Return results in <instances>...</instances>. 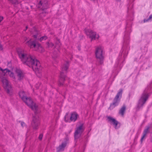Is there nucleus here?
Listing matches in <instances>:
<instances>
[{
	"label": "nucleus",
	"mask_w": 152,
	"mask_h": 152,
	"mask_svg": "<svg viewBox=\"0 0 152 152\" xmlns=\"http://www.w3.org/2000/svg\"><path fill=\"white\" fill-rule=\"evenodd\" d=\"M16 74L17 77L19 80L22 79L24 76L22 72L19 69H13L12 71L7 69H3L0 68V77L3 86L7 92L10 94L12 92V89L10 82L5 77L9 76L14 81H16V78L14 73Z\"/></svg>",
	"instance_id": "1"
},
{
	"label": "nucleus",
	"mask_w": 152,
	"mask_h": 152,
	"mask_svg": "<svg viewBox=\"0 0 152 152\" xmlns=\"http://www.w3.org/2000/svg\"><path fill=\"white\" fill-rule=\"evenodd\" d=\"M18 53L22 62L29 67H31L36 75L41 73L42 67L39 61L25 50H19Z\"/></svg>",
	"instance_id": "2"
},
{
	"label": "nucleus",
	"mask_w": 152,
	"mask_h": 152,
	"mask_svg": "<svg viewBox=\"0 0 152 152\" xmlns=\"http://www.w3.org/2000/svg\"><path fill=\"white\" fill-rule=\"evenodd\" d=\"M20 97L26 104L29 107H31L33 110H36L37 106L34 103L30 98H28L26 96L25 92L21 91L19 93Z\"/></svg>",
	"instance_id": "3"
},
{
	"label": "nucleus",
	"mask_w": 152,
	"mask_h": 152,
	"mask_svg": "<svg viewBox=\"0 0 152 152\" xmlns=\"http://www.w3.org/2000/svg\"><path fill=\"white\" fill-rule=\"evenodd\" d=\"M26 41V43L28 44L29 46L31 48H33L35 50L42 52L44 51V49L40 45L37 43H36L35 41H33L31 39L29 41Z\"/></svg>",
	"instance_id": "4"
},
{
	"label": "nucleus",
	"mask_w": 152,
	"mask_h": 152,
	"mask_svg": "<svg viewBox=\"0 0 152 152\" xmlns=\"http://www.w3.org/2000/svg\"><path fill=\"white\" fill-rule=\"evenodd\" d=\"M85 32L87 37L91 40H95L98 39L99 36L96 32L93 31L89 28H86Z\"/></svg>",
	"instance_id": "5"
},
{
	"label": "nucleus",
	"mask_w": 152,
	"mask_h": 152,
	"mask_svg": "<svg viewBox=\"0 0 152 152\" xmlns=\"http://www.w3.org/2000/svg\"><path fill=\"white\" fill-rule=\"evenodd\" d=\"M78 115L76 112H73L70 114H67L65 117V120L66 122L75 121L77 119Z\"/></svg>",
	"instance_id": "6"
},
{
	"label": "nucleus",
	"mask_w": 152,
	"mask_h": 152,
	"mask_svg": "<svg viewBox=\"0 0 152 152\" xmlns=\"http://www.w3.org/2000/svg\"><path fill=\"white\" fill-rule=\"evenodd\" d=\"M84 127L83 124H81L77 127L75 133V139L77 138L80 136L81 134L84 131Z\"/></svg>",
	"instance_id": "7"
},
{
	"label": "nucleus",
	"mask_w": 152,
	"mask_h": 152,
	"mask_svg": "<svg viewBox=\"0 0 152 152\" xmlns=\"http://www.w3.org/2000/svg\"><path fill=\"white\" fill-rule=\"evenodd\" d=\"M103 48L101 46L98 47L96 49V55L97 58L101 60L103 59Z\"/></svg>",
	"instance_id": "8"
},
{
	"label": "nucleus",
	"mask_w": 152,
	"mask_h": 152,
	"mask_svg": "<svg viewBox=\"0 0 152 152\" xmlns=\"http://www.w3.org/2000/svg\"><path fill=\"white\" fill-rule=\"evenodd\" d=\"M148 97V94L147 92L144 91L138 103V106L140 107L146 101Z\"/></svg>",
	"instance_id": "9"
},
{
	"label": "nucleus",
	"mask_w": 152,
	"mask_h": 152,
	"mask_svg": "<svg viewBox=\"0 0 152 152\" xmlns=\"http://www.w3.org/2000/svg\"><path fill=\"white\" fill-rule=\"evenodd\" d=\"M122 94V90H120V91L118 93L115 99V100L116 101L115 102H114L113 104H111L110 106V108L112 109L116 106L117 105L118 103L119 99L121 97Z\"/></svg>",
	"instance_id": "10"
},
{
	"label": "nucleus",
	"mask_w": 152,
	"mask_h": 152,
	"mask_svg": "<svg viewBox=\"0 0 152 152\" xmlns=\"http://www.w3.org/2000/svg\"><path fill=\"white\" fill-rule=\"evenodd\" d=\"M108 121L111 124H113L115 129H117L120 126V124L115 119L110 116L107 117Z\"/></svg>",
	"instance_id": "11"
},
{
	"label": "nucleus",
	"mask_w": 152,
	"mask_h": 152,
	"mask_svg": "<svg viewBox=\"0 0 152 152\" xmlns=\"http://www.w3.org/2000/svg\"><path fill=\"white\" fill-rule=\"evenodd\" d=\"M34 38H36L37 39H39L40 41H42L43 40H45L47 38L46 36H43L41 37L40 38V35L38 34L37 35H34Z\"/></svg>",
	"instance_id": "12"
},
{
	"label": "nucleus",
	"mask_w": 152,
	"mask_h": 152,
	"mask_svg": "<svg viewBox=\"0 0 152 152\" xmlns=\"http://www.w3.org/2000/svg\"><path fill=\"white\" fill-rule=\"evenodd\" d=\"M66 142L62 143L61 145H59L57 148L58 150L60 151L63 150L64 148L66 146Z\"/></svg>",
	"instance_id": "13"
},
{
	"label": "nucleus",
	"mask_w": 152,
	"mask_h": 152,
	"mask_svg": "<svg viewBox=\"0 0 152 152\" xmlns=\"http://www.w3.org/2000/svg\"><path fill=\"white\" fill-rule=\"evenodd\" d=\"M126 108L125 106H123L119 112L120 114L123 116L125 110Z\"/></svg>",
	"instance_id": "14"
},
{
	"label": "nucleus",
	"mask_w": 152,
	"mask_h": 152,
	"mask_svg": "<svg viewBox=\"0 0 152 152\" xmlns=\"http://www.w3.org/2000/svg\"><path fill=\"white\" fill-rule=\"evenodd\" d=\"M149 128V127H148L144 130L143 132V135L141 138L142 141V140L144 138V137L145 136L147 133L148 132Z\"/></svg>",
	"instance_id": "15"
},
{
	"label": "nucleus",
	"mask_w": 152,
	"mask_h": 152,
	"mask_svg": "<svg viewBox=\"0 0 152 152\" xmlns=\"http://www.w3.org/2000/svg\"><path fill=\"white\" fill-rule=\"evenodd\" d=\"M46 44L47 47L49 48L52 47L53 45V44L50 41L47 43Z\"/></svg>",
	"instance_id": "16"
},
{
	"label": "nucleus",
	"mask_w": 152,
	"mask_h": 152,
	"mask_svg": "<svg viewBox=\"0 0 152 152\" xmlns=\"http://www.w3.org/2000/svg\"><path fill=\"white\" fill-rule=\"evenodd\" d=\"M61 78H60V79L59 80V82L60 84V85H62L63 83H61V81L62 82V81L63 80H64V77L62 76V73H61Z\"/></svg>",
	"instance_id": "17"
},
{
	"label": "nucleus",
	"mask_w": 152,
	"mask_h": 152,
	"mask_svg": "<svg viewBox=\"0 0 152 152\" xmlns=\"http://www.w3.org/2000/svg\"><path fill=\"white\" fill-rule=\"evenodd\" d=\"M9 1H12L13 3L15 4H18L20 3V1H18V0H8Z\"/></svg>",
	"instance_id": "18"
},
{
	"label": "nucleus",
	"mask_w": 152,
	"mask_h": 152,
	"mask_svg": "<svg viewBox=\"0 0 152 152\" xmlns=\"http://www.w3.org/2000/svg\"><path fill=\"white\" fill-rule=\"evenodd\" d=\"M68 65L67 64L66 65H64L62 68V69L63 70L66 71L68 69Z\"/></svg>",
	"instance_id": "19"
},
{
	"label": "nucleus",
	"mask_w": 152,
	"mask_h": 152,
	"mask_svg": "<svg viewBox=\"0 0 152 152\" xmlns=\"http://www.w3.org/2000/svg\"><path fill=\"white\" fill-rule=\"evenodd\" d=\"M152 15H150V16L149 17V18H148V19L145 20H144V22H145L146 21H152Z\"/></svg>",
	"instance_id": "20"
},
{
	"label": "nucleus",
	"mask_w": 152,
	"mask_h": 152,
	"mask_svg": "<svg viewBox=\"0 0 152 152\" xmlns=\"http://www.w3.org/2000/svg\"><path fill=\"white\" fill-rule=\"evenodd\" d=\"M40 83H37V84H36L35 85V87L36 88V89H38L39 86H40Z\"/></svg>",
	"instance_id": "21"
},
{
	"label": "nucleus",
	"mask_w": 152,
	"mask_h": 152,
	"mask_svg": "<svg viewBox=\"0 0 152 152\" xmlns=\"http://www.w3.org/2000/svg\"><path fill=\"white\" fill-rule=\"evenodd\" d=\"M42 136H43V135H42V134H40L39 135V139L40 140H41L42 139Z\"/></svg>",
	"instance_id": "22"
},
{
	"label": "nucleus",
	"mask_w": 152,
	"mask_h": 152,
	"mask_svg": "<svg viewBox=\"0 0 152 152\" xmlns=\"http://www.w3.org/2000/svg\"><path fill=\"white\" fill-rule=\"evenodd\" d=\"M21 125L22 126H24L25 125V124L23 122H21Z\"/></svg>",
	"instance_id": "23"
},
{
	"label": "nucleus",
	"mask_w": 152,
	"mask_h": 152,
	"mask_svg": "<svg viewBox=\"0 0 152 152\" xmlns=\"http://www.w3.org/2000/svg\"><path fill=\"white\" fill-rule=\"evenodd\" d=\"M3 18L2 17H0V23L3 20Z\"/></svg>",
	"instance_id": "24"
},
{
	"label": "nucleus",
	"mask_w": 152,
	"mask_h": 152,
	"mask_svg": "<svg viewBox=\"0 0 152 152\" xmlns=\"http://www.w3.org/2000/svg\"><path fill=\"white\" fill-rule=\"evenodd\" d=\"M2 49V46H1V44H0V49L1 50Z\"/></svg>",
	"instance_id": "25"
},
{
	"label": "nucleus",
	"mask_w": 152,
	"mask_h": 152,
	"mask_svg": "<svg viewBox=\"0 0 152 152\" xmlns=\"http://www.w3.org/2000/svg\"><path fill=\"white\" fill-rule=\"evenodd\" d=\"M59 42H59V40H58V41H57V43L58 44Z\"/></svg>",
	"instance_id": "26"
},
{
	"label": "nucleus",
	"mask_w": 152,
	"mask_h": 152,
	"mask_svg": "<svg viewBox=\"0 0 152 152\" xmlns=\"http://www.w3.org/2000/svg\"><path fill=\"white\" fill-rule=\"evenodd\" d=\"M28 102L29 103H31L30 102V101H29L28 100Z\"/></svg>",
	"instance_id": "27"
},
{
	"label": "nucleus",
	"mask_w": 152,
	"mask_h": 152,
	"mask_svg": "<svg viewBox=\"0 0 152 152\" xmlns=\"http://www.w3.org/2000/svg\"><path fill=\"white\" fill-rule=\"evenodd\" d=\"M40 4H41V5H42V2H41V1H40Z\"/></svg>",
	"instance_id": "28"
}]
</instances>
